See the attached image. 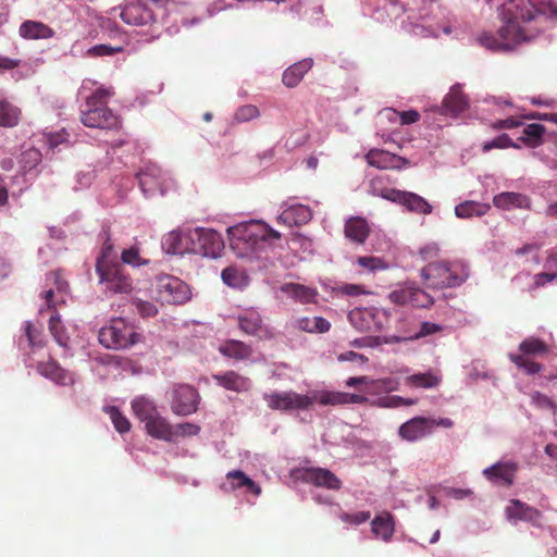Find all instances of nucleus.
<instances>
[{"label": "nucleus", "mask_w": 557, "mask_h": 557, "mask_svg": "<svg viewBox=\"0 0 557 557\" xmlns=\"http://www.w3.org/2000/svg\"><path fill=\"white\" fill-rule=\"evenodd\" d=\"M498 35L483 33L479 44L492 51H511L557 26V0H509L502 5Z\"/></svg>", "instance_id": "nucleus-1"}, {"label": "nucleus", "mask_w": 557, "mask_h": 557, "mask_svg": "<svg viewBox=\"0 0 557 557\" xmlns=\"http://www.w3.org/2000/svg\"><path fill=\"white\" fill-rule=\"evenodd\" d=\"M348 320L360 332H377L383 326L381 314L374 308H355L349 311Z\"/></svg>", "instance_id": "nucleus-24"}, {"label": "nucleus", "mask_w": 557, "mask_h": 557, "mask_svg": "<svg viewBox=\"0 0 557 557\" xmlns=\"http://www.w3.org/2000/svg\"><path fill=\"white\" fill-rule=\"evenodd\" d=\"M509 147L520 148V145L517 143H513L511 140V138L509 137V135L502 134L499 136H496L492 140L485 141L482 146V149H483V151L487 152L495 148L505 149V148H509Z\"/></svg>", "instance_id": "nucleus-54"}, {"label": "nucleus", "mask_w": 557, "mask_h": 557, "mask_svg": "<svg viewBox=\"0 0 557 557\" xmlns=\"http://www.w3.org/2000/svg\"><path fill=\"white\" fill-rule=\"evenodd\" d=\"M281 213L277 215V223L288 227L307 224L312 219L311 209L298 203L296 199H288L281 205Z\"/></svg>", "instance_id": "nucleus-20"}, {"label": "nucleus", "mask_w": 557, "mask_h": 557, "mask_svg": "<svg viewBox=\"0 0 557 557\" xmlns=\"http://www.w3.org/2000/svg\"><path fill=\"white\" fill-rule=\"evenodd\" d=\"M382 197L404 207L407 211L412 213L426 215L433 210L425 198L412 191L388 188L383 190Z\"/></svg>", "instance_id": "nucleus-16"}, {"label": "nucleus", "mask_w": 557, "mask_h": 557, "mask_svg": "<svg viewBox=\"0 0 557 557\" xmlns=\"http://www.w3.org/2000/svg\"><path fill=\"white\" fill-rule=\"evenodd\" d=\"M200 432V426L190 423V422H184L178 424H173V442H176L181 437L186 436H196Z\"/></svg>", "instance_id": "nucleus-56"}, {"label": "nucleus", "mask_w": 557, "mask_h": 557, "mask_svg": "<svg viewBox=\"0 0 557 557\" xmlns=\"http://www.w3.org/2000/svg\"><path fill=\"white\" fill-rule=\"evenodd\" d=\"M136 311L144 318L154 317L158 313V308L154 304L145 300L135 302Z\"/></svg>", "instance_id": "nucleus-62"}, {"label": "nucleus", "mask_w": 557, "mask_h": 557, "mask_svg": "<svg viewBox=\"0 0 557 557\" xmlns=\"http://www.w3.org/2000/svg\"><path fill=\"white\" fill-rule=\"evenodd\" d=\"M454 421L449 418L416 416L399 425L398 436L408 443H417L431 436L436 428L450 429Z\"/></svg>", "instance_id": "nucleus-8"}, {"label": "nucleus", "mask_w": 557, "mask_h": 557, "mask_svg": "<svg viewBox=\"0 0 557 557\" xmlns=\"http://www.w3.org/2000/svg\"><path fill=\"white\" fill-rule=\"evenodd\" d=\"M132 409L136 418L147 424L157 413H159L154 403L146 397L138 396L132 401Z\"/></svg>", "instance_id": "nucleus-40"}, {"label": "nucleus", "mask_w": 557, "mask_h": 557, "mask_svg": "<svg viewBox=\"0 0 557 557\" xmlns=\"http://www.w3.org/2000/svg\"><path fill=\"white\" fill-rule=\"evenodd\" d=\"M236 320L239 330L249 336H255L263 341L273 339L275 337L274 329L263 322L261 312L256 308H247L239 311Z\"/></svg>", "instance_id": "nucleus-12"}, {"label": "nucleus", "mask_w": 557, "mask_h": 557, "mask_svg": "<svg viewBox=\"0 0 557 557\" xmlns=\"http://www.w3.org/2000/svg\"><path fill=\"white\" fill-rule=\"evenodd\" d=\"M95 85V82L86 79L79 89V96L85 98V103L81 107V122L90 128H119L121 126L120 117L107 107V101L113 92L103 87L92 90Z\"/></svg>", "instance_id": "nucleus-4"}, {"label": "nucleus", "mask_w": 557, "mask_h": 557, "mask_svg": "<svg viewBox=\"0 0 557 557\" xmlns=\"http://www.w3.org/2000/svg\"><path fill=\"white\" fill-rule=\"evenodd\" d=\"M49 331L55 342L63 348H67L70 344V335L62 323L60 315L54 313L49 318Z\"/></svg>", "instance_id": "nucleus-46"}, {"label": "nucleus", "mask_w": 557, "mask_h": 557, "mask_svg": "<svg viewBox=\"0 0 557 557\" xmlns=\"http://www.w3.org/2000/svg\"><path fill=\"white\" fill-rule=\"evenodd\" d=\"M491 210V205L473 200H466L455 207V214L459 219L480 218Z\"/></svg>", "instance_id": "nucleus-42"}, {"label": "nucleus", "mask_w": 557, "mask_h": 557, "mask_svg": "<svg viewBox=\"0 0 557 557\" xmlns=\"http://www.w3.org/2000/svg\"><path fill=\"white\" fill-rule=\"evenodd\" d=\"M261 115L260 110L255 104H244L236 109L233 114L235 123H247L258 119Z\"/></svg>", "instance_id": "nucleus-49"}, {"label": "nucleus", "mask_w": 557, "mask_h": 557, "mask_svg": "<svg viewBox=\"0 0 557 557\" xmlns=\"http://www.w3.org/2000/svg\"><path fill=\"white\" fill-rule=\"evenodd\" d=\"M190 228L178 227L165 234L161 240L162 250L166 255L191 253Z\"/></svg>", "instance_id": "nucleus-22"}, {"label": "nucleus", "mask_w": 557, "mask_h": 557, "mask_svg": "<svg viewBox=\"0 0 557 557\" xmlns=\"http://www.w3.org/2000/svg\"><path fill=\"white\" fill-rule=\"evenodd\" d=\"M191 253L218 259L224 249L222 235L213 228L197 226L190 228Z\"/></svg>", "instance_id": "nucleus-10"}, {"label": "nucleus", "mask_w": 557, "mask_h": 557, "mask_svg": "<svg viewBox=\"0 0 557 557\" xmlns=\"http://www.w3.org/2000/svg\"><path fill=\"white\" fill-rule=\"evenodd\" d=\"M344 232L348 240L361 245L368 238L370 227L366 219L361 216H350L345 222Z\"/></svg>", "instance_id": "nucleus-35"}, {"label": "nucleus", "mask_w": 557, "mask_h": 557, "mask_svg": "<svg viewBox=\"0 0 557 557\" xmlns=\"http://www.w3.org/2000/svg\"><path fill=\"white\" fill-rule=\"evenodd\" d=\"M47 144L50 148H55L58 145L62 143H66L70 140V134L66 132L65 128H62L60 132H49L45 134Z\"/></svg>", "instance_id": "nucleus-60"}, {"label": "nucleus", "mask_w": 557, "mask_h": 557, "mask_svg": "<svg viewBox=\"0 0 557 557\" xmlns=\"http://www.w3.org/2000/svg\"><path fill=\"white\" fill-rule=\"evenodd\" d=\"M290 476L296 481L310 483L319 487L337 491L342 487V481L329 469L320 467H299L290 471Z\"/></svg>", "instance_id": "nucleus-13"}, {"label": "nucleus", "mask_w": 557, "mask_h": 557, "mask_svg": "<svg viewBox=\"0 0 557 557\" xmlns=\"http://www.w3.org/2000/svg\"><path fill=\"white\" fill-rule=\"evenodd\" d=\"M156 289L159 297L169 304H184L191 297L189 286L172 275H162L157 278Z\"/></svg>", "instance_id": "nucleus-15"}, {"label": "nucleus", "mask_w": 557, "mask_h": 557, "mask_svg": "<svg viewBox=\"0 0 557 557\" xmlns=\"http://www.w3.org/2000/svg\"><path fill=\"white\" fill-rule=\"evenodd\" d=\"M106 412L109 414L115 430L119 433H126L131 429V423L128 419L120 411V409L115 406H108L104 408Z\"/></svg>", "instance_id": "nucleus-50"}, {"label": "nucleus", "mask_w": 557, "mask_h": 557, "mask_svg": "<svg viewBox=\"0 0 557 557\" xmlns=\"http://www.w3.org/2000/svg\"><path fill=\"white\" fill-rule=\"evenodd\" d=\"M290 326L307 333L323 334L330 331L331 323L320 315L299 317L290 321Z\"/></svg>", "instance_id": "nucleus-36"}, {"label": "nucleus", "mask_w": 557, "mask_h": 557, "mask_svg": "<svg viewBox=\"0 0 557 557\" xmlns=\"http://www.w3.org/2000/svg\"><path fill=\"white\" fill-rule=\"evenodd\" d=\"M356 262L358 265L366 269L370 273H374L376 271H384L389 269L391 267L389 263L384 261L382 258L373 256L359 257Z\"/></svg>", "instance_id": "nucleus-51"}, {"label": "nucleus", "mask_w": 557, "mask_h": 557, "mask_svg": "<svg viewBox=\"0 0 557 557\" xmlns=\"http://www.w3.org/2000/svg\"><path fill=\"white\" fill-rule=\"evenodd\" d=\"M371 532L376 540L389 543L395 533L394 517L387 511L380 512L371 521Z\"/></svg>", "instance_id": "nucleus-28"}, {"label": "nucleus", "mask_w": 557, "mask_h": 557, "mask_svg": "<svg viewBox=\"0 0 557 557\" xmlns=\"http://www.w3.org/2000/svg\"><path fill=\"white\" fill-rule=\"evenodd\" d=\"M122 50L121 47L110 45H96L87 50V53L92 57L113 55Z\"/></svg>", "instance_id": "nucleus-59"}, {"label": "nucleus", "mask_w": 557, "mask_h": 557, "mask_svg": "<svg viewBox=\"0 0 557 557\" xmlns=\"http://www.w3.org/2000/svg\"><path fill=\"white\" fill-rule=\"evenodd\" d=\"M101 239L103 240L99 256L96 261V271H103L106 267L120 263L117 260V252L114 248V244L110 238L108 231H102Z\"/></svg>", "instance_id": "nucleus-39"}, {"label": "nucleus", "mask_w": 557, "mask_h": 557, "mask_svg": "<svg viewBox=\"0 0 557 557\" xmlns=\"http://www.w3.org/2000/svg\"><path fill=\"white\" fill-rule=\"evenodd\" d=\"M226 233L232 251L256 263V269H267L277 258L276 247L282 235L261 220L239 222L227 227Z\"/></svg>", "instance_id": "nucleus-2"}, {"label": "nucleus", "mask_w": 557, "mask_h": 557, "mask_svg": "<svg viewBox=\"0 0 557 557\" xmlns=\"http://www.w3.org/2000/svg\"><path fill=\"white\" fill-rule=\"evenodd\" d=\"M225 285L233 288H242L245 285V276L235 268H225L221 274Z\"/></svg>", "instance_id": "nucleus-52"}, {"label": "nucleus", "mask_w": 557, "mask_h": 557, "mask_svg": "<svg viewBox=\"0 0 557 557\" xmlns=\"http://www.w3.org/2000/svg\"><path fill=\"white\" fill-rule=\"evenodd\" d=\"M47 285L53 283L54 287H49L44 294L42 298L47 308H52L57 304L64 302L67 295L69 284L61 277L60 272H52L46 276Z\"/></svg>", "instance_id": "nucleus-27"}, {"label": "nucleus", "mask_w": 557, "mask_h": 557, "mask_svg": "<svg viewBox=\"0 0 557 557\" xmlns=\"http://www.w3.org/2000/svg\"><path fill=\"white\" fill-rule=\"evenodd\" d=\"M457 20L437 0H423L417 11H411L401 21V28L409 35L421 38H438L441 34L453 35Z\"/></svg>", "instance_id": "nucleus-3"}, {"label": "nucleus", "mask_w": 557, "mask_h": 557, "mask_svg": "<svg viewBox=\"0 0 557 557\" xmlns=\"http://www.w3.org/2000/svg\"><path fill=\"white\" fill-rule=\"evenodd\" d=\"M318 405L337 406L345 404H363L367 398L363 395L320 389L317 394Z\"/></svg>", "instance_id": "nucleus-29"}, {"label": "nucleus", "mask_w": 557, "mask_h": 557, "mask_svg": "<svg viewBox=\"0 0 557 557\" xmlns=\"http://www.w3.org/2000/svg\"><path fill=\"white\" fill-rule=\"evenodd\" d=\"M99 283L106 290L113 294H127L133 289V282L121 263L106 267L103 271H96Z\"/></svg>", "instance_id": "nucleus-17"}, {"label": "nucleus", "mask_w": 557, "mask_h": 557, "mask_svg": "<svg viewBox=\"0 0 557 557\" xmlns=\"http://www.w3.org/2000/svg\"><path fill=\"white\" fill-rule=\"evenodd\" d=\"M420 275L426 287L442 289L461 285L468 278L469 270L461 262H431L421 269Z\"/></svg>", "instance_id": "nucleus-6"}, {"label": "nucleus", "mask_w": 557, "mask_h": 557, "mask_svg": "<svg viewBox=\"0 0 557 557\" xmlns=\"http://www.w3.org/2000/svg\"><path fill=\"white\" fill-rule=\"evenodd\" d=\"M98 339L103 347L120 350L138 343L140 334L125 319L113 318L109 325L99 330Z\"/></svg>", "instance_id": "nucleus-7"}, {"label": "nucleus", "mask_w": 557, "mask_h": 557, "mask_svg": "<svg viewBox=\"0 0 557 557\" xmlns=\"http://www.w3.org/2000/svg\"><path fill=\"white\" fill-rule=\"evenodd\" d=\"M41 162V152L36 148H29L23 151L18 159L20 164V175L26 176L27 174H32L33 171Z\"/></svg>", "instance_id": "nucleus-44"}, {"label": "nucleus", "mask_w": 557, "mask_h": 557, "mask_svg": "<svg viewBox=\"0 0 557 557\" xmlns=\"http://www.w3.org/2000/svg\"><path fill=\"white\" fill-rule=\"evenodd\" d=\"M121 260L124 264L132 265L134 268L147 264L149 261L141 258L139 249L136 246L124 249L121 252Z\"/></svg>", "instance_id": "nucleus-55"}, {"label": "nucleus", "mask_w": 557, "mask_h": 557, "mask_svg": "<svg viewBox=\"0 0 557 557\" xmlns=\"http://www.w3.org/2000/svg\"><path fill=\"white\" fill-rule=\"evenodd\" d=\"M280 290L296 302L307 305L317 301L318 290L298 283H285Z\"/></svg>", "instance_id": "nucleus-32"}, {"label": "nucleus", "mask_w": 557, "mask_h": 557, "mask_svg": "<svg viewBox=\"0 0 557 557\" xmlns=\"http://www.w3.org/2000/svg\"><path fill=\"white\" fill-rule=\"evenodd\" d=\"M54 34V30L50 26L35 20H26L18 27V35L26 40L49 39L52 38Z\"/></svg>", "instance_id": "nucleus-31"}, {"label": "nucleus", "mask_w": 557, "mask_h": 557, "mask_svg": "<svg viewBox=\"0 0 557 557\" xmlns=\"http://www.w3.org/2000/svg\"><path fill=\"white\" fill-rule=\"evenodd\" d=\"M339 518L345 523L360 525L371 518V513L367 510L357 511L354 513L344 512L339 516Z\"/></svg>", "instance_id": "nucleus-57"}, {"label": "nucleus", "mask_w": 557, "mask_h": 557, "mask_svg": "<svg viewBox=\"0 0 557 557\" xmlns=\"http://www.w3.org/2000/svg\"><path fill=\"white\" fill-rule=\"evenodd\" d=\"M519 350L521 356H543L549 351V346L544 341L530 336L520 343Z\"/></svg>", "instance_id": "nucleus-47"}, {"label": "nucleus", "mask_w": 557, "mask_h": 557, "mask_svg": "<svg viewBox=\"0 0 557 557\" xmlns=\"http://www.w3.org/2000/svg\"><path fill=\"white\" fill-rule=\"evenodd\" d=\"M212 379L221 387L237 393L246 392L251 386L249 379L236 373L235 371H227L221 374H213Z\"/></svg>", "instance_id": "nucleus-37"}, {"label": "nucleus", "mask_w": 557, "mask_h": 557, "mask_svg": "<svg viewBox=\"0 0 557 557\" xmlns=\"http://www.w3.org/2000/svg\"><path fill=\"white\" fill-rule=\"evenodd\" d=\"M312 66V58H305L293 63L283 72L282 83L288 88L296 87Z\"/></svg>", "instance_id": "nucleus-34"}, {"label": "nucleus", "mask_w": 557, "mask_h": 557, "mask_svg": "<svg viewBox=\"0 0 557 557\" xmlns=\"http://www.w3.org/2000/svg\"><path fill=\"white\" fill-rule=\"evenodd\" d=\"M521 127V135L519 141L527 144L530 147H537L543 143L545 127L539 123L524 124Z\"/></svg>", "instance_id": "nucleus-43"}, {"label": "nucleus", "mask_w": 557, "mask_h": 557, "mask_svg": "<svg viewBox=\"0 0 557 557\" xmlns=\"http://www.w3.org/2000/svg\"><path fill=\"white\" fill-rule=\"evenodd\" d=\"M508 521L516 524L519 521L531 522L535 524L542 517L539 509L519 500L511 499L505 509Z\"/></svg>", "instance_id": "nucleus-26"}, {"label": "nucleus", "mask_w": 557, "mask_h": 557, "mask_svg": "<svg viewBox=\"0 0 557 557\" xmlns=\"http://www.w3.org/2000/svg\"><path fill=\"white\" fill-rule=\"evenodd\" d=\"M519 465L513 460H499L483 469V476L493 485L510 487L513 485Z\"/></svg>", "instance_id": "nucleus-18"}, {"label": "nucleus", "mask_w": 557, "mask_h": 557, "mask_svg": "<svg viewBox=\"0 0 557 557\" xmlns=\"http://www.w3.org/2000/svg\"><path fill=\"white\" fill-rule=\"evenodd\" d=\"M112 17L120 16L122 21L140 28V41L152 42L158 39L162 32V25L152 5L145 0L128 1L124 5L113 8L110 11Z\"/></svg>", "instance_id": "nucleus-5"}, {"label": "nucleus", "mask_w": 557, "mask_h": 557, "mask_svg": "<svg viewBox=\"0 0 557 557\" xmlns=\"http://www.w3.org/2000/svg\"><path fill=\"white\" fill-rule=\"evenodd\" d=\"M221 355L236 360H246L252 354V348L244 342L230 339L219 346Z\"/></svg>", "instance_id": "nucleus-41"}, {"label": "nucleus", "mask_w": 557, "mask_h": 557, "mask_svg": "<svg viewBox=\"0 0 557 557\" xmlns=\"http://www.w3.org/2000/svg\"><path fill=\"white\" fill-rule=\"evenodd\" d=\"M533 278H534V285L536 287H543V286L547 285L548 283L557 281V272L546 269L545 272L535 274Z\"/></svg>", "instance_id": "nucleus-64"}, {"label": "nucleus", "mask_w": 557, "mask_h": 557, "mask_svg": "<svg viewBox=\"0 0 557 557\" xmlns=\"http://www.w3.org/2000/svg\"><path fill=\"white\" fill-rule=\"evenodd\" d=\"M320 389L310 391L307 394H298L294 391L273 392L263 395L268 407L280 411H305L318 404L315 398Z\"/></svg>", "instance_id": "nucleus-9"}, {"label": "nucleus", "mask_w": 557, "mask_h": 557, "mask_svg": "<svg viewBox=\"0 0 557 557\" xmlns=\"http://www.w3.org/2000/svg\"><path fill=\"white\" fill-rule=\"evenodd\" d=\"M366 160L371 166L389 169L394 166L395 156L382 149H371L366 154Z\"/></svg>", "instance_id": "nucleus-48"}, {"label": "nucleus", "mask_w": 557, "mask_h": 557, "mask_svg": "<svg viewBox=\"0 0 557 557\" xmlns=\"http://www.w3.org/2000/svg\"><path fill=\"white\" fill-rule=\"evenodd\" d=\"M399 372L407 374L405 377V385L411 388L430 389L438 386L442 381V376L434 371L409 374L410 370L408 368H403Z\"/></svg>", "instance_id": "nucleus-30"}, {"label": "nucleus", "mask_w": 557, "mask_h": 557, "mask_svg": "<svg viewBox=\"0 0 557 557\" xmlns=\"http://www.w3.org/2000/svg\"><path fill=\"white\" fill-rule=\"evenodd\" d=\"M137 180L145 197L164 195L170 187L171 176L154 163L146 164L138 173Z\"/></svg>", "instance_id": "nucleus-11"}, {"label": "nucleus", "mask_w": 557, "mask_h": 557, "mask_svg": "<svg viewBox=\"0 0 557 557\" xmlns=\"http://www.w3.org/2000/svg\"><path fill=\"white\" fill-rule=\"evenodd\" d=\"M493 205L502 210L530 209V198L521 193L504 191L493 198Z\"/></svg>", "instance_id": "nucleus-33"}, {"label": "nucleus", "mask_w": 557, "mask_h": 557, "mask_svg": "<svg viewBox=\"0 0 557 557\" xmlns=\"http://www.w3.org/2000/svg\"><path fill=\"white\" fill-rule=\"evenodd\" d=\"M146 432L153 438L173 442V424L166 418L157 413L147 424H145Z\"/></svg>", "instance_id": "nucleus-38"}, {"label": "nucleus", "mask_w": 557, "mask_h": 557, "mask_svg": "<svg viewBox=\"0 0 557 557\" xmlns=\"http://www.w3.org/2000/svg\"><path fill=\"white\" fill-rule=\"evenodd\" d=\"M21 111L5 99H0V126L13 127L20 121Z\"/></svg>", "instance_id": "nucleus-45"}, {"label": "nucleus", "mask_w": 557, "mask_h": 557, "mask_svg": "<svg viewBox=\"0 0 557 557\" xmlns=\"http://www.w3.org/2000/svg\"><path fill=\"white\" fill-rule=\"evenodd\" d=\"M198 398V393L193 386L177 385L172 391L171 408L177 416L191 414L197 410Z\"/></svg>", "instance_id": "nucleus-19"}, {"label": "nucleus", "mask_w": 557, "mask_h": 557, "mask_svg": "<svg viewBox=\"0 0 557 557\" xmlns=\"http://www.w3.org/2000/svg\"><path fill=\"white\" fill-rule=\"evenodd\" d=\"M509 358L519 369H522L527 374H536L542 370V366L539 362L529 360L524 356L510 354Z\"/></svg>", "instance_id": "nucleus-53"}, {"label": "nucleus", "mask_w": 557, "mask_h": 557, "mask_svg": "<svg viewBox=\"0 0 557 557\" xmlns=\"http://www.w3.org/2000/svg\"><path fill=\"white\" fill-rule=\"evenodd\" d=\"M388 299L395 305H409L413 308H429L434 298L413 282H406L388 294Z\"/></svg>", "instance_id": "nucleus-14"}, {"label": "nucleus", "mask_w": 557, "mask_h": 557, "mask_svg": "<svg viewBox=\"0 0 557 557\" xmlns=\"http://www.w3.org/2000/svg\"><path fill=\"white\" fill-rule=\"evenodd\" d=\"M25 335L29 347L39 348L42 346V342L40 339V331L29 321L25 322Z\"/></svg>", "instance_id": "nucleus-58"}, {"label": "nucleus", "mask_w": 557, "mask_h": 557, "mask_svg": "<svg viewBox=\"0 0 557 557\" xmlns=\"http://www.w3.org/2000/svg\"><path fill=\"white\" fill-rule=\"evenodd\" d=\"M38 373L59 386H72L75 383V374L62 368L57 361L49 360L37 364Z\"/></svg>", "instance_id": "nucleus-25"}, {"label": "nucleus", "mask_w": 557, "mask_h": 557, "mask_svg": "<svg viewBox=\"0 0 557 557\" xmlns=\"http://www.w3.org/2000/svg\"><path fill=\"white\" fill-rule=\"evenodd\" d=\"M220 488L226 493L239 491L244 494H251L255 497H259L262 492L261 486L242 470L228 471Z\"/></svg>", "instance_id": "nucleus-21"}, {"label": "nucleus", "mask_w": 557, "mask_h": 557, "mask_svg": "<svg viewBox=\"0 0 557 557\" xmlns=\"http://www.w3.org/2000/svg\"><path fill=\"white\" fill-rule=\"evenodd\" d=\"M444 494L446 497L462 500L473 496V491L471 488H461V487H445Z\"/></svg>", "instance_id": "nucleus-61"}, {"label": "nucleus", "mask_w": 557, "mask_h": 557, "mask_svg": "<svg viewBox=\"0 0 557 557\" xmlns=\"http://www.w3.org/2000/svg\"><path fill=\"white\" fill-rule=\"evenodd\" d=\"M469 107V100L461 90L460 85L453 86L448 94L444 97L441 107L432 110L433 113L441 115L457 117L463 113Z\"/></svg>", "instance_id": "nucleus-23"}, {"label": "nucleus", "mask_w": 557, "mask_h": 557, "mask_svg": "<svg viewBox=\"0 0 557 557\" xmlns=\"http://www.w3.org/2000/svg\"><path fill=\"white\" fill-rule=\"evenodd\" d=\"M531 403L541 409H554V404L552 399L546 396L545 394H542L540 392H534L531 394Z\"/></svg>", "instance_id": "nucleus-63"}]
</instances>
